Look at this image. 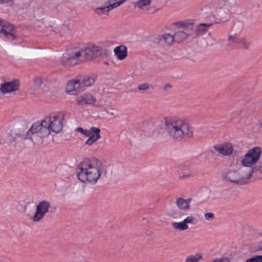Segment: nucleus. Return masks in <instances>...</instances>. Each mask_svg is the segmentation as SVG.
<instances>
[{"label": "nucleus", "mask_w": 262, "mask_h": 262, "mask_svg": "<svg viewBox=\"0 0 262 262\" xmlns=\"http://www.w3.org/2000/svg\"><path fill=\"white\" fill-rule=\"evenodd\" d=\"M104 172L101 162L95 158L83 160L76 168L78 180L85 184H96Z\"/></svg>", "instance_id": "nucleus-1"}, {"label": "nucleus", "mask_w": 262, "mask_h": 262, "mask_svg": "<svg viewBox=\"0 0 262 262\" xmlns=\"http://www.w3.org/2000/svg\"><path fill=\"white\" fill-rule=\"evenodd\" d=\"M165 128L170 137L178 141L193 135L192 129L188 123L176 117L166 119Z\"/></svg>", "instance_id": "nucleus-2"}, {"label": "nucleus", "mask_w": 262, "mask_h": 262, "mask_svg": "<svg viewBox=\"0 0 262 262\" xmlns=\"http://www.w3.org/2000/svg\"><path fill=\"white\" fill-rule=\"evenodd\" d=\"M224 2L210 3L206 6L204 10L208 14L206 18L213 23L219 24L228 20L230 16V10L223 5Z\"/></svg>", "instance_id": "nucleus-3"}, {"label": "nucleus", "mask_w": 262, "mask_h": 262, "mask_svg": "<svg viewBox=\"0 0 262 262\" xmlns=\"http://www.w3.org/2000/svg\"><path fill=\"white\" fill-rule=\"evenodd\" d=\"M50 134L43 119L34 122L24 135V138L31 140L34 144H40Z\"/></svg>", "instance_id": "nucleus-4"}, {"label": "nucleus", "mask_w": 262, "mask_h": 262, "mask_svg": "<svg viewBox=\"0 0 262 262\" xmlns=\"http://www.w3.org/2000/svg\"><path fill=\"white\" fill-rule=\"evenodd\" d=\"M64 118L63 113L58 112L50 114L43 120L50 134L52 132L58 134L62 129Z\"/></svg>", "instance_id": "nucleus-5"}, {"label": "nucleus", "mask_w": 262, "mask_h": 262, "mask_svg": "<svg viewBox=\"0 0 262 262\" xmlns=\"http://www.w3.org/2000/svg\"><path fill=\"white\" fill-rule=\"evenodd\" d=\"M253 173L252 169L245 170L244 168H239L237 170L230 171L227 173L226 180L237 184H245L249 182Z\"/></svg>", "instance_id": "nucleus-6"}, {"label": "nucleus", "mask_w": 262, "mask_h": 262, "mask_svg": "<svg viewBox=\"0 0 262 262\" xmlns=\"http://www.w3.org/2000/svg\"><path fill=\"white\" fill-rule=\"evenodd\" d=\"M82 62L96 58L102 53V48L94 44L89 43L77 47Z\"/></svg>", "instance_id": "nucleus-7"}, {"label": "nucleus", "mask_w": 262, "mask_h": 262, "mask_svg": "<svg viewBox=\"0 0 262 262\" xmlns=\"http://www.w3.org/2000/svg\"><path fill=\"white\" fill-rule=\"evenodd\" d=\"M77 47L67 50L62 54L60 64L65 68H70L82 62Z\"/></svg>", "instance_id": "nucleus-8"}, {"label": "nucleus", "mask_w": 262, "mask_h": 262, "mask_svg": "<svg viewBox=\"0 0 262 262\" xmlns=\"http://www.w3.org/2000/svg\"><path fill=\"white\" fill-rule=\"evenodd\" d=\"M261 154V149L259 147H254L249 149L243 157L241 162L242 165L245 167L252 169L259 160Z\"/></svg>", "instance_id": "nucleus-9"}, {"label": "nucleus", "mask_w": 262, "mask_h": 262, "mask_svg": "<svg viewBox=\"0 0 262 262\" xmlns=\"http://www.w3.org/2000/svg\"><path fill=\"white\" fill-rule=\"evenodd\" d=\"M175 25L178 28L183 29V31L177 32L174 34V38L177 42H181L187 38L193 30V23L189 21H179Z\"/></svg>", "instance_id": "nucleus-10"}, {"label": "nucleus", "mask_w": 262, "mask_h": 262, "mask_svg": "<svg viewBox=\"0 0 262 262\" xmlns=\"http://www.w3.org/2000/svg\"><path fill=\"white\" fill-rule=\"evenodd\" d=\"M0 37L5 40L12 41L15 39V27L10 23L0 19Z\"/></svg>", "instance_id": "nucleus-11"}, {"label": "nucleus", "mask_w": 262, "mask_h": 262, "mask_svg": "<svg viewBox=\"0 0 262 262\" xmlns=\"http://www.w3.org/2000/svg\"><path fill=\"white\" fill-rule=\"evenodd\" d=\"M51 207L50 203L47 200H42L38 202L36 205L35 212L32 217V221L34 222H39L47 213Z\"/></svg>", "instance_id": "nucleus-12"}, {"label": "nucleus", "mask_w": 262, "mask_h": 262, "mask_svg": "<svg viewBox=\"0 0 262 262\" xmlns=\"http://www.w3.org/2000/svg\"><path fill=\"white\" fill-rule=\"evenodd\" d=\"M21 135L16 133V131H11V133H2L0 134V149L7 147L10 144H13Z\"/></svg>", "instance_id": "nucleus-13"}, {"label": "nucleus", "mask_w": 262, "mask_h": 262, "mask_svg": "<svg viewBox=\"0 0 262 262\" xmlns=\"http://www.w3.org/2000/svg\"><path fill=\"white\" fill-rule=\"evenodd\" d=\"M19 87L20 81L16 79L2 83L0 86V91L3 94H12L17 92Z\"/></svg>", "instance_id": "nucleus-14"}, {"label": "nucleus", "mask_w": 262, "mask_h": 262, "mask_svg": "<svg viewBox=\"0 0 262 262\" xmlns=\"http://www.w3.org/2000/svg\"><path fill=\"white\" fill-rule=\"evenodd\" d=\"M82 91L79 79L69 80L66 87V92L67 94L75 95L80 91Z\"/></svg>", "instance_id": "nucleus-15"}, {"label": "nucleus", "mask_w": 262, "mask_h": 262, "mask_svg": "<svg viewBox=\"0 0 262 262\" xmlns=\"http://www.w3.org/2000/svg\"><path fill=\"white\" fill-rule=\"evenodd\" d=\"M174 36L170 34L167 33L159 36L155 40L159 46L166 47L172 45L174 41Z\"/></svg>", "instance_id": "nucleus-16"}, {"label": "nucleus", "mask_w": 262, "mask_h": 262, "mask_svg": "<svg viewBox=\"0 0 262 262\" xmlns=\"http://www.w3.org/2000/svg\"><path fill=\"white\" fill-rule=\"evenodd\" d=\"M174 36L170 34L167 33L159 36L155 40L159 46L166 47L172 45L174 41Z\"/></svg>", "instance_id": "nucleus-17"}, {"label": "nucleus", "mask_w": 262, "mask_h": 262, "mask_svg": "<svg viewBox=\"0 0 262 262\" xmlns=\"http://www.w3.org/2000/svg\"><path fill=\"white\" fill-rule=\"evenodd\" d=\"M179 178L180 180H184L193 177L196 174V171L191 167L187 165H183L179 167Z\"/></svg>", "instance_id": "nucleus-18"}, {"label": "nucleus", "mask_w": 262, "mask_h": 262, "mask_svg": "<svg viewBox=\"0 0 262 262\" xmlns=\"http://www.w3.org/2000/svg\"><path fill=\"white\" fill-rule=\"evenodd\" d=\"M214 148L220 154L224 156L230 155L233 150L232 144L228 142L214 145Z\"/></svg>", "instance_id": "nucleus-19"}, {"label": "nucleus", "mask_w": 262, "mask_h": 262, "mask_svg": "<svg viewBox=\"0 0 262 262\" xmlns=\"http://www.w3.org/2000/svg\"><path fill=\"white\" fill-rule=\"evenodd\" d=\"M89 138L85 142L88 145H91L100 138V129L95 127H92L89 129L88 135Z\"/></svg>", "instance_id": "nucleus-20"}, {"label": "nucleus", "mask_w": 262, "mask_h": 262, "mask_svg": "<svg viewBox=\"0 0 262 262\" xmlns=\"http://www.w3.org/2000/svg\"><path fill=\"white\" fill-rule=\"evenodd\" d=\"M228 41L231 45H238L244 49H248L250 44L249 42L246 41L244 38L237 35L229 36Z\"/></svg>", "instance_id": "nucleus-21"}, {"label": "nucleus", "mask_w": 262, "mask_h": 262, "mask_svg": "<svg viewBox=\"0 0 262 262\" xmlns=\"http://www.w3.org/2000/svg\"><path fill=\"white\" fill-rule=\"evenodd\" d=\"M95 98L91 94H83L76 98L77 104L81 105L84 104H92L95 102Z\"/></svg>", "instance_id": "nucleus-22"}, {"label": "nucleus", "mask_w": 262, "mask_h": 262, "mask_svg": "<svg viewBox=\"0 0 262 262\" xmlns=\"http://www.w3.org/2000/svg\"><path fill=\"white\" fill-rule=\"evenodd\" d=\"M191 201V198L185 199L183 198L180 197L177 199L176 205L178 208L180 210L188 211L190 209V204Z\"/></svg>", "instance_id": "nucleus-23"}, {"label": "nucleus", "mask_w": 262, "mask_h": 262, "mask_svg": "<svg viewBox=\"0 0 262 262\" xmlns=\"http://www.w3.org/2000/svg\"><path fill=\"white\" fill-rule=\"evenodd\" d=\"M114 53L117 60H122L127 57V48L122 45L117 46L114 48Z\"/></svg>", "instance_id": "nucleus-24"}, {"label": "nucleus", "mask_w": 262, "mask_h": 262, "mask_svg": "<svg viewBox=\"0 0 262 262\" xmlns=\"http://www.w3.org/2000/svg\"><path fill=\"white\" fill-rule=\"evenodd\" d=\"M205 23L199 24L195 30V33L198 36L202 35L206 33L208 30L209 27L214 24L212 21L207 20L206 16L205 17Z\"/></svg>", "instance_id": "nucleus-25"}, {"label": "nucleus", "mask_w": 262, "mask_h": 262, "mask_svg": "<svg viewBox=\"0 0 262 262\" xmlns=\"http://www.w3.org/2000/svg\"><path fill=\"white\" fill-rule=\"evenodd\" d=\"M96 78L97 77L96 75H92L79 79L82 91H83L86 88L92 85L95 83Z\"/></svg>", "instance_id": "nucleus-26"}, {"label": "nucleus", "mask_w": 262, "mask_h": 262, "mask_svg": "<svg viewBox=\"0 0 262 262\" xmlns=\"http://www.w3.org/2000/svg\"><path fill=\"white\" fill-rule=\"evenodd\" d=\"M110 6H111V5L108 4V1H107L105 3L104 6L97 8L94 9V11L97 14L100 16H106L111 10L114 9V8H111V7Z\"/></svg>", "instance_id": "nucleus-27"}, {"label": "nucleus", "mask_w": 262, "mask_h": 262, "mask_svg": "<svg viewBox=\"0 0 262 262\" xmlns=\"http://www.w3.org/2000/svg\"><path fill=\"white\" fill-rule=\"evenodd\" d=\"M151 0H139L134 5L136 8L142 11H148L150 9Z\"/></svg>", "instance_id": "nucleus-28"}, {"label": "nucleus", "mask_w": 262, "mask_h": 262, "mask_svg": "<svg viewBox=\"0 0 262 262\" xmlns=\"http://www.w3.org/2000/svg\"><path fill=\"white\" fill-rule=\"evenodd\" d=\"M171 225L174 229H178L180 231H184L188 228V226L186 225L183 221L180 222H172Z\"/></svg>", "instance_id": "nucleus-29"}, {"label": "nucleus", "mask_w": 262, "mask_h": 262, "mask_svg": "<svg viewBox=\"0 0 262 262\" xmlns=\"http://www.w3.org/2000/svg\"><path fill=\"white\" fill-rule=\"evenodd\" d=\"M238 0H219V2H224L223 5L230 10L234 7Z\"/></svg>", "instance_id": "nucleus-30"}, {"label": "nucleus", "mask_w": 262, "mask_h": 262, "mask_svg": "<svg viewBox=\"0 0 262 262\" xmlns=\"http://www.w3.org/2000/svg\"><path fill=\"white\" fill-rule=\"evenodd\" d=\"M126 0H107L108 4H110L111 6H110L111 8H116L117 7L119 6L123 3H124Z\"/></svg>", "instance_id": "nucleus-31"}, {"label": "nucleus", "mask_w": 262, "mask_h": 262, "mask_svg": "<svg viewBox=\"0 0 262 262\" xmlns=\"http://www.w3.org/2000/svg\"><path fill=\"white\" fill-rule=\"evenodd\" d=\"M202 257V256L200 254L189 255L186 258L185 262H198Z\"/></svg>", "instance_id": "nucleus-32"}, {"label": "nucleus", "mask_w": 262, "mask_h": 262, "mask_svg": "<svg viewBox=\"0 0 262 262\" xmlns=\"http://www.w3.org/2000/svg\"><path fill=\"white\" fill-rule=\"evenodd\" d=\"M246 262H262V255H256L246 260Z\"/></svg>", "instance_id": "nucleus-33"}, {"label": "nucleus", "mask_w": 262, "mask_h": 262, "mask_svg": "<svg viewBox=\"0 0 262 262\" xmlns=\"http://www.w3.org/2000/svg\"><path fill=\"white\" fill-rule=\"evenodd\" d=\"M195 220V219L194 217H193L192 215H189V216H188L187 217H186L183 220V222H184V223L186 225H187V224H194Z\"/></svg>", "instance_id": "nucleus-34"}, {"label": "nucleus", "mask_w": 262, "mask_h": 262, "mask_svg": "<svg viewBox=\"0 0 262 262\" xmlns=\"http://www.w3.org/2000/svg\"><path fill=\"white\" fill-rule=\"evenodd\" d=\"M104 111L106 112L108 115L115 118L118 116V113L117 110H107L106 109L104 110Z\"/></svg>", "instance_id": "nucleus-35"}, {"label": "nucleus", "mask_w": 262, "mask_h": 262, "mask_svg": "<svg viewBox=\"0 0 262 262\" xmlns=\"http://www.w3.org/2000/svg\"><path fill=\"white\" fill-rule=\"evenodd\" d=\"M204 217L206 221H212L215 219V215L212 212H208L204 214Z\"/></svg>", "instance_id": "nucleus-36"}, {"label": "nucleus", "mask_w": 262, "mask_h": 262, "mask_svg": "<svg viewBox=\"0 0 262 262\" xmlns=\"http://www.w3.org/2000/svg\"><path fill=\"white\" fill-rule=\"evenodd\" d=\"M149 87V84L147 83H143L139 84L138 88L139 90L144 91L147 90Z\"/></svg>", "instance_id": "nucleus-37"}, {"label": "nucleus", "mask_w": 262, "mask_h": 262, "mask_svg": "<svg viewBox=\"0 0 262 262\" xmlns=\"http://www.w3.org/2000/svg\"><path fill=\"white\" fill-rule=\"evenodd\" d=\"M77 130L81 134L84 135L85 137L88 136L89 133V129H84L82 127H78Z\"/></svg>", "instance_id": "nucleus-38"}, {"label": "nucleus", "mask_w": 262, "mask_h": 262, "mask_svg": "<svg viewBox=\"0 0 262 262\" xmlns=\"http://www.w3.org/2000/svg\"><path fill=\"white\" fill-rule=\"evenodd\" d=\"M13 0H0V4L6 5L11 2Z\"/></svg>", "instance_id": "nucleus-39"}, {"label": "nucleus", "mask_w": 262, "mask_h": 262, "mask_svg": "<svg viewBox=\"0 0 262 262\" xmlns=\"http://www.w3.org/2000/svg\"><path fill=\"white\" fill-rule=\"evenodd\" d=\"M171 88V85L169 83H166L164 86V90L165 91H168Z\"/></svg>", "instance_id": "nucleus-40"}, {"label": "nucleus", "mask_w": 262, "mask_h": 262, "mask_svg": "<svg viewBox=\"0 0 262 262\" xmlns=\"http://www.w3.org/2000/svg\"><path fill=\"white\" fill-rule=\"evenodd\" d=\"M66 30H68V29L66 27H64L62 28V30L60 31V34L61 36H64L65 35L64 33L62 32V31Z\"/></svg>", "instance_id": "nucleus-41"}, {"label": "nucleus", "mask_w": 262, "mask_h": 262, "mask_svg": "<svg viewBox=\"0 0 262 262\" xmlns=\"http://www.w3.org/2000/svg\"><path fill=\"white\" fill-rule=\"evenodd\" d=\"M212 262H223L222 259H215Z\"/></svg>", "instance_id": "nucleus-42"}, {"label": "nucleus", "mask_w": 262, "mask_h": 262, "mask_svg": "<svg viewBox=\"0 0 262 262\" xmlns=\"http://www.w3.org/2000/svg\"><path fill=\"white\" fill-rule=\"evenodd\" d=\"M259 125L262 128V118L259 121Z\"/></svg>", "instance_id": "nucleus-43"}, {"label": "nucleus", "mask_w": 262, "mask_h": 262, "mask_svg": "<svg viewBox=\"0 0 262 262\" xmlns=\"http://www.w3.org/2000/svg\"><path fill=\"white\" fill-rule=\"evenodd\" d=\"M257 250H258V251H262V246H260V247L258 248Z\"/></svg>", "instance_id": "nucleus-44"}, {"label": "nucleus", "mask_w": 262, "mask_h": 262, "mask_svg": "<svg viewBox=\"0 0 262 262\" xmlns=\"http://www.w3.org/2000/svg\"><path fill=\"white\" fill-rule=\"evenodd\" d=\"M171 216L175 217L176 216L174 215H170Z\"/></svg>", "instance_id": "nucleus-45"}]
</instances>
